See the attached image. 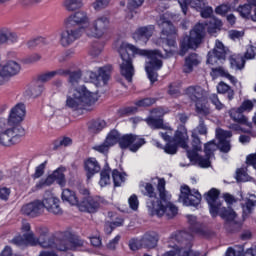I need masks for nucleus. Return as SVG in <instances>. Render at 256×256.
Returning <instances> with one entry per match:
<instances>
[{
    "instance_id": "1",
    "label": "nucleus",
    "mask_w": 256,
    "mask_h": 256,
    "mask_svg": "<svg viewBox=\"0 0 256 256\" xmlns=\"http://www.w3.org/2000/svg\"><path fill=\"white\" fill-rule=\"evenodd\" d=\"M129 51H131L132 55H141L142 57H147L149 59L146 63L145 70L151 83L157 81V71L163 67V61H161V59H167V57H171L172 55V53L169 52L166 56H163L159 50H143L137 48L133 44L127 42L122 43L118 50L122 61L120 63V73L122 77H125L128 83L133 81V75H135L133 58H131Z\"/></svg>"
},
{
    "instance_id": "2",
    "label": "nucleus",
    "mask_w": 256,
    "mask_h": 256,
    "mask_svg": "<svg viewBox=\"0 0 256 256\" xmlns=\"http://www.w3.org/2000/svg\"><path fill=\"white\" fill-rule=\"evenodd\" d=\"M47 233V229H43L40 232L39 238L33 236V234H28L26 235L25 240L20 237L16 239V242L19 245L30 243L32 247L40 245V247H43L44 249H55L56 251H75V249L85 245V241L79 238V236H73L66 233L60 237H47Z\"/></svg>"
},
{
    "instance_id": "3",
    "label": "nucleus",
    "mask_w": 256,
    "mask_h": 256,
    "mask_svg": "<svg viewBox=\"0 0 256 256\" xmlns=\"http://www.w3.org/2000/svg\"><path fill=\"white\" fill-rule=\"evenodd\" d=\"M152 116L146 120L148 123L149 127L151 129H163V131L160 132V136L164 141H167L168 143L166 146L163 148V146L157 142L154 141L156 147L158 149H164L165 153H168V155H175L177 153V145L182 147V149H187L189 146L187 143H189V136L187 135V129L185 127L181 126L175 133L174 136V144H171V128L165 127V124H163V110L161 108L154 109L152 111Z\"/></svg>"
},
{
    "instance_id": "4",
    "label": "nucleus",
    "mask_w": 256,
    "mask_h": 256,
    "mask_svg": "<svg viewBox=\"0 0 256 256\" xmlns=\"http://www.w3.org/2000/svg\"><path fill=\"white\" fill-rule=\"evenodd\" d=\"M66 27H77L83 25L82 33L84 32L86 37L90 39H103L109 31L110 20L107 15H99L92 21H89V15L87 12L80 10L72 13L65 20Z\"/></svg>"
},
{
    "instance_id": "5",
    "label": "nucleus",
    "mask_w": 256,
    "mask_h": 256,
    "mask_svg": "<svg viewBox=\"0 0 256 256\" xmlns=\"http://www.w3.org/2000/svg\"><path fill=\"white\" fill-rule=\"evenodd\" d=\"M233 134H231L230 131H225L221 128L216 129V139H218V145L215 144L214 141H211L207 144H205V155L206 158H203L199 155H197V153H193V155H191V152H187V156L189 157V159L193 160L196 159L200 165V167H210L211 166V157H213V152L217 151V149H219L222 153H229L231 151V144L229 143V140L227 139H231Z\"/></svg>"
},
{
    "instance_id": "6",
    "label": "nucleus",
    "mask_w": 256,
    "mask_h": 256,
    "mask_svg": "<svg viewBox=\"0 0 256 256\" xmlns=\"http://www.w3.org/2000/svg\"><path fill=\"white\" fill-rule=\"evenodd\" d=\"M97 103V94L89 91L87 87L80 86L71 90L66 98V107L72 111H91L93 104Z\"/></svg>"
},
{
    "instance_id": "7",
    "label": "nucleus",
    "mask_w": 256,
    "mask_h": 256,
    "mask_svg": "<svg viewBox=\"0 0 256 256\" xmlns=\"http://www.w3.org/2000/svg\"><path fill=\"white\" fill-rule=\"evenodd\" d=\"M157 191L159 193L160 200H157L154 208L149 210L151 215H157V217H167L168 219H173L178 213L177 206L171 203V195L165 189V179L160 178L158 180Z\"/></svg>"
},
{
    "instance_id": "8",
    "label": "nucleus",
    "mask_w": 256,
    "mask_h": 256,
    "mask_svg": "<svg viewBox=\"0 0 256 256\" xmlns=\"http://www.w3.org/2000/svg\"><path fill=\"white\" fill-rule=\"evenodd\" d=\"M205 199L209 205L210 215L212 217H217L220 215L222 219L231 223L237 220V213L231 208H225L221 206V201H219V190L212 188L206 195Z\"/></svg>"
},
{
    "instance_id": "9",
    "label": "nucleus",
    "mask_w": 256,
    "mask_h": 256,
    "mask_svg": "<svg viewBox=\"0 0 256 256\" xmlns=\"http://www.w3.org/2000/svg\"><path fill=\"white\" fill-rule=\"evenodd\" d=\"M25 135V128L21 125H13L7 123V120L0 119V145L3 147H11L19 143L21 137Z\"/></svg>"
},
{
    "instance_id": "10",
    "label": "nucleus",
    "mask_w": 256,
    "mask_h": 256,
    "mask_svg": "<svg viewBox=\"0 0 256 256\" xmlns=\"http://www.w3.org/2000/svg\"><path fill=\"white\" fill-rule=\"evenodd\" d=\"M205 37V25L197 24L190 31L189 36H185L180 44V55L183 57L189 49H197Z\"/></svg>"
},
{
    "instance_id": "11",
    "label": "nucleus",
    "mask_w": 256,
    "mask_h": 256,
    "mask_svg": "<svg viewBox=\"0 0 256 256\" xmlns=\"http://www.w3.org/2000/svg\"><path fill=\"white\" fill-rule=\"evenodd\" d=\"M186 94L195 103L196 113L198 115H209V108L207 107V98L205 91L199 86H190L186 90Z\"/></svg>"
},
{
    "instance_id": "12",
    "label": "nucleus",
    "mask_w": 256,
    "mask_h": 256,
    "mask_svg": "<svg viewBox=\"0 0 256 256\" xmlns=\"http://www.w3.org/2000/svg\"><path fill=\"white\" fill-rule=\"evenodd\" d=\"M157 243H159V234H157V232H147L140 240H130L129 247L132 251H137V249H141V247L145 249H155Z\"/></svg>"
},
{
    "instance_id": "13",
    "label": "nucleus",
    "mask_w": 256,
    "mask_h": 256,
    "mask_svg": "<svg viewBox=\"0 0 256 256\" xmlns=\"http://www.w3.org/2000/svg\"><path fill=\"white\" fill-rule=\"evenodd\" d=\"M179 202L185 207H197L201 203V193L197 190H191L187 185H183L180 188Z\"/></svg>"
},
{
    "instance_id": "14",
    "label": "nucleus",
    "mask_w": 256,
    "mask_h": 256,
    "mask_svg": "<svg viewBox=\"0 0 256 256\" xmlns=\"http://www.w3.org/2000/svg\"><path fill=\"white\" fill-rule=\"evenodd\" d=\"M119 145L121 149L129 148L132 153H137V151H139V149L145 145V139L137 135L126 134L120 138Z\"/></svg>"
},
{
    "instance_id": "15",
    "label": "nucleus",
    "mask_w": 256,
    "mask_h": 256,
    "mask_svg": "<svg viewBox=\"0 0 256 256\" xmlns=\"http://www.w3.org/2000/svg\"><path fill=\"white\" fill-rule=\"evenodd\" d=\"M186 239H193V236H191L187 232H178L172 235L169 238L168 247L174 250L166 252L163 256H175V255L180 256L179 252L181 251V248L179 247V245H181V243H185Z\"/></svg>"
},
{
    "instance_id": "16",
    "label": "nucleus",
    "mask_w": 256,
    "mask_h": 256,
    "mask_svg": "<svg viewBox=\"0 0 256 256\" xmlns=\"http://www.w3.org/2000/svg\"><path fill=\"white\" fill-rule=\"evenodd\" d=\"M61 201L55 194H52L51 191H46L43 195L42 205L43 208L46 209L49 213H53V215H61L63 210L61 209V205L59 204Z\"/></svg>"
},
{
    "instance_id": "17",
    "label": "nucleus",
    "mask_w": 256,
    "mask_h": 256,
    "mask_svg": "<svg viewBox=\"0 0 256 256\" xmlns=\"http://www.w3.org/2000/svg\"><path fill=\"white\" fill-rule=\"evenodd\" d=\"M21 71V64L15 60H9L0 66V85H3L5 79L15 77Z\"/></svg>"
},
{
    "instance_id": "18",
    "label": "nucleus",
    "mask_w": 256,
    "mask_h": 256,
    "mask_svg": "<svg viewBox=\"0 0 256 256\" xmlns=\"http://www.w3.org/2000/svg\"><path fill=\"white\" fill-rule=\"evenodd\" d=\"M81 35H83V28L67 27L66 30L60 33V45H62V47H69V45L75 43Z\"/></svg>"
},
{
    "instance_id": "19",
    "label": "nucleus",
    "mask_w": 256,
    "mask_h": 256,
    "mask_svg": "<svg viewBox=\"0 0 256 256\" xmlns=\"http://www.w3.org/2000/svg\"><path fill=\"white\" fill-rule=\"evenodd\" d=\"M226 55L225 45H223V42L216 40L214 49L208 53L207 63L209 65H219L221 61H225Z\"/></svg>"
},
{
    "instance_id": "20",
    "label": "nucleus",
    "mask_w": 256,
    "mask_h": 256,
    "mask_svg": "<svg viewBox=\"0 0 256 256\" xmlns=\"http://www.w3.org/2000/svg\"><path fill=\"white\" fill-rule=\"evenodd\" d=\"M27 110L25 108V104L19 103L16 104L9 113L8 120L6 122L10 125H21L25 120V115Z\"/></svg>"
},
{
    "instance_id": "21",
    "label": "nucleus",
    "mask_w": 256,
    "mask_h": 256,
    "mask_svg": "<svg viewBox=\"0 0 256 256\" xmlns=\"http://www.w3.org/2000/svg\"><path fill=\"white\" fill-rule=\"evenodd\" d=\"M44 211L43 201L41 200H34L22 207V213L30 217H39Z\"/></svg>"
},
{
    "instance_id": "22",
    "label": "nucleus",
    "mask_w": 256,
    "mask_h": 256,
    "mask_svg": "<svg viewBox=\"0 0 256 256\" xmlns=\"http://www.w3.org/2000/svg\"><path fill=\"white\" fill-rule=\"evenodd\" d=\"M153 33H155V26L148 25L139 27L133 34V39L138 41H143L147 43L151 37H153Z\"/></svg>"
},
{
    "instance_id": "23",
    "label": "nucleus",
    "mask_w": 256,
    "mask_h": 256,
    "mask_svg": "<svg viewBox=\"0 0 256 256\" xmlns=\"http://www.w3.org/2000/svg\"><path fill=\"white\" fill-rule=\"evenodd\" d=\"M89 77L96 87H103L109 81V72L105 68H99L97 72H90Z\"/></svg>"
},
{
    "instance_id": "24",
    "label": "nucleus",
    "mask_w": 256,
    "mask_h": 256,
    "mask_svg": "<svg viewBox=\"0 0 256 256\" xmlns=\"http://www.w3.org/2000/svg\"><path fill=\"white\" fill-rule=\"evenodd\" d=\"M79 209L86 213H97V210L99 209V199L88 196L79 204Z\"/></svg>"
},
{
    "instance_id": "25",
    "label": "nucleus",
    "mask_w": 256,
    "mask_h": 256,
    "mask_svg": "<svg viewBox=\"0 0 256 256\" xmlns=\"http://www.w3.org/2000/svg\"><path fill=\"white\" fill-rule=\"evenodd\" d=\"M157 23L160 29H162V35L174 39L175 35H177V29H175L171 21L167 20L165 16H161Z\"/></svg>"
},
{
    "instance_id": "26",
    "label": "nucleus",
    "mask_w": 256,
    "mask_h": 256,
    "mask_svg": "<svg viewBox=\"0 0 256 256\" xmlns=\"http://www.w3.org/2000/svg\"><path fill=\"white\" fill-rule=\"evenodd\" d=\"M145 193L144 195L148 197L146 205L148 207V210L151 211L152 209H155V205H157V201H160V198L157 197V193H155V188H153V185L151 183H146L145 185Z\"/></svg>"
},
{
    "instance_id": "27",
    "label": "nucleus",
    "mask_w": 256,
    "mask_h": 256,
    "mask_svg": "<svg viewBox=\"0 0 256 256\" xmlns=\"http://www.w3.org/2000/svg\"><path fill=\"white\" fill-rule=\"evenodd\" d=\"M21 231H22L23 235L16 236L12 240V243H14V245H17L18 247H27V245H31V243L19 244L17 242V239H19V238H21L23 241H25V239L27 238V235L33 234V237H35V234L33 232H31V224H29V222H27L25 220L22 221Z\"/></svg>"
},
{
    "instance_id": "28",
    "label": "nucleus",
    "mask_w": 256,
    "mask_h": 256,
    "mask_svg": "<svg viewBox=\"0 0 256 256\" xmlns=\"http://www.w3.org/2000/svg\"><path fill=\"white\" fill-rule=\"evenodd\" d=\"M192 239L193 238L186 239L180 245H176V247L180 248L179 255L180 256H205V255H201V253L197 251L191 250Z\"/></svg>"
},
{
    "instance_id": "29",
    "label": "nucleus",
    "mask_w": 256,
    "mask_h": 256,
    "mask_svg": "<svg viewBox=\"0 0 256 256\" xmlns=\"http://www.w3.org/2000/svg\"><path fill=\"white\" fill-rule=\"evenodd\" d=\"M85 170L87 171L88 179H91L95 173H99L101 171V166L99 165V162H97V159L89 158L85 162Z\"/></svg>"
},
{
    "instance_id": "30",
    "label": "nucleus",
    "mask_w": 256,
    "mask_h": 256,
    "mask_svg": "<svg viewBox=\"0 0 256 256\" xmlns=\"http://www.w3.org/2000/svg\"><path fill=\"white\" fill-rule=\"evenodd\" d=\"M256 207V196L251 194L248 198L244 200V203H242V211L243 215L247 217V215H251L253 211H255Z\"/></svg>"
},
{
    "instance_id": "31",
    "label": "nucleus",
    "mask_w": 256,
    "mask_h": 256,
    "mask_svg": "<svg viewBox=\"0 0 256 256\" xmlns=\"http://www.w3.org/2000/svg\"><path fill=\"white\" fill-rule=\"evenodd\" d=\"M229 115L231 119H233V121H235L236 123H242L243 125H247L248 127H251V123H249L247 117L243 115V112L242 110H240V108L231 109L229 111Z\"/></svg>"
},
{
    "instance_id": "32",
    "label": "nucleus",
    "mask_w": 256,
    "mask_h": 256,
    "mask_svg": "<svg viewBox=\"0 0 256 256\" xmlns=\"http://www.w3.org/2000/svg\"><path fill=\"white\" fill-rule=\"evenodd\" d=\"M61 197L64 203H69V205H79V198H77V194H75L73 190L64 189Z\"/></svg>"
},
{
    "instance_id": "33",
    "label": "nucleus",
    "mask_w": 256,
    "mask_h": 256,
    "mask_svg": "<svg viewBox=\"0 0 256 256\" xmlns=\"http://www.w3.org/2000/svg\"><path fill=\"white\" fill-rule=\"evenodd\" d=\"M198 63H200L199 56H197V54H190L185 59V64L183 67L184 73H191V71H193V68L197 67Z\"/></svg>"
},
{
    "instance_id": "34",
    "label": "nucleus",
    "mask_w": 256,
    "mask_h": 256,
    "mask_svg": "<svg viewBox=\"0 0 256 256\" xmlns=\"http://www.w3.org/2000/svg\"><path fill=\"white\" fill-rule=\"evenodd\" d=\"M188 223L195 233H200V235H205V227L197 220L196 216L187 215Z\"/></svg>"
},
{
    "instance_id": "35",
    "label": "nucleus",
    "mask_w": 256,
    "mask_h": 256,
    "mask_svg": "<svg viewBox=\"0 0 256 256\" xmlns=\"http://www.w3.org/2000/svg\"><path fill=\"white\" fill-rule=\"evenodd\" d=\"M83 0H64L63 7L66 11L73 13V11H79L83 7Z\"/></svg>"
},
{
    "instance_id": "36",
    "label": "nucleus",
    "mask_w": 256,
    "mask_h": 256,
    "mask_svg": "<svg viewBox=\"0 0 256 256\" xmlns=\"http://www.w3.org/2000/svg\"><path fill=\"white\" fill-rule=\"evenodd\" d=\"M107 123L105 120H92L89 122L88 128L91 133H99V131H103L105 129Z\"/></svg>"
},
{
    "instance_id": "37",
    "label": "nucleus",
    "mask_w": 256,
    "mask_h": 256,
    "mask_svg": "<svg viewBox=\"0 0 256 256\" xmlns=\"http://www.w3.org/2000/svg\"><path fill=\"white\" fill-rule=\"evenodd\" d=\"M99 185L100 187L111 185V169L109 167H106L101 171Z\"/></svg>"
},
{
    "instance_id": "38",
    "label": "nucleus",
    "mask_w": 256,
    "mask_h": 256,
    "mask_svg": "<svg viewBox=\"0 0 256 256\" xmlns=\"http://www.w3.org/2000/svg\"><path fill=\"white\" fill-rule=\"evenodd\" d=\"M206 25L208 26V33L215 35L221 29L223 23L217 18H210L209 23Z\"/></svg>"
},
{
    "instance_id": "39",
    "label": "nucleus",
    "mask_w": 256,
    "mask_h": 256,
    "mask_svg": "<svg viewBox=\"0 0 256 256\" xmlns=\"http://www.w3.org/2000/svg\"><path fill=\"white\" fill-rule=\"evenodd\" d=\"M217 91L218 93L222 94L227 93V98L229 99V101H232L233 97H235V92L233 91V89H231V87L224 82H220L218 84Z\"/></svg>"
},
{
    "instance_id": "40",
    "label": "nucleus",
    "mask_w": 256,
    "mask_h": 256,
    "mask_svg": "<svg viewBox=\"0 0 256 256\" xmlns=\"http://www.w3.org/2000/svg\"><path fill=\"white\" fill-rule=\"evenodd\" d=\"M64 173H65L64 167H60L52 173L54 179L56 180L58 185H60V187H65V184L67 183V181L65 180Z\"/></svg>"
},
{
    "instance_id": "41",
    "label": "nucleus",
    "mask_w": 256,
    "mask_h": 256,
    "mask_svg": "<svg viewBox=\"0 0 256 256\" xmlns=\"http://www.w3.org/2000/svg\"><path fill=\"white\" fill-rule=\"evenodd\" d=\"M145 3V0H128L127 9L131 12V14H128V19H133V13L135 12V9H139V7H143V4Z\"/></svg>"
},
{
    "instance_id": "42",
    "label": "nucleus",
    "mask_w": 256,
    "mask_h": 256,
    "mask_svg": "<svg viewBox=\"0 0 256 256\" xmlns=\"http://www.w3.org/2000/svg\"><path fill=\"white\" fill-rule=\"evenodd\" d=\"M120 140V136H119V132H117L116 130L111 131L104 142H106V144L108 145V147L111 149V147H113L114 145H117V143H119Z\"/></svg>"
},
{
    "instance_id": "43",
    "label": "nucleus",
    "mask_w": 256,
    "mask_h": 256,
    "mask_svg": "<svg viewBox=\"0 0 256 256\" xmlns=\"http://www.w3.org/2000/svg\"><path fill=\"white\" fill-rule=\"evenodd\" d=\"M230 65L232 69H243L245 67V58L243 56H231Z\"/></svg>"
},
{
    "instance_id": "44",
    "label": "nucleus",
    "mask_w": 256,
    "mask_h": 256,
    "mask_svg": "<svg viewBox=\"0 0 256 256\" xmlns=\"http://www.w3.org/2000/svg\"><path fill=\"white\" fill-rule=\"evenodd\" d=\"M112 179L114 187H121V184L125 183V174L119 172V170H113Z\"/></svg>"
},
{
    "instance_id": "45",
    "label": "nucleus",
    "mask_w": 256,
    "mask_h": 256,
    "mask_svg": "<svg viewBox=\"0 0 256 256\" xmlns=\"http://www.w3.org/2000/svg\"><path fill=\"white\" fill-rule=\"evenodd\" d=\"M55 178L53 174L48 176L45 180H40L39 183L36 184L35 190L43 189L45 186L49 187V185H53L55 183Z\"/></svg>"
},
{
    "instance_id": "46",
    "label": "nucleus",
    "mask_w": 256,
    "mask_h": 256,
    "mask_svg": "<svg viewBox=\"0 0 256 256\" xmlns=\"http://www.w3.org/2000/svg\"><path fill=\"white\" fill-rule=\"evenodd\" d=\"M69 78L68 81L71 85H77V83H79V81H81V77H82V73L80 70H76L73 72H69Z\"/></svg>"
},
{
    "instance_id": "47",
    "label": "nucleus",
    "mask_w": 256,
    "mask_h": 256,
    "mask_svg": "<svg viewBox=\"0 0 256 256\" xmlns=\"http://www.w3.org/2000/svg\"><path fill=\"white\" fill-rule=\"evenodd\" d=\"M37 45H47V40L43 37H37L32 40H29L27 46L29 49L37 47Z\"/></svg>"
},
{
    "instance_id": "48",
    "label": "nucleus",
    "mask_w": 256,
    "mask_h": 256,
    "mask_svg": "<svg viewBox=\"0 0 256 256\" xmlns=\"http://www.w3.org/2000/svg\"><path fill=\"white\" fill-rule=\"evenodd\" d=\"M44 89L45 88L43 87V85L34 84L30 87L29 93H30L31 97H39L41 95V93H43Z\"/></svg>"
},
{
    "instance_id": "49",
    "label": "nucleus",
    "mask_w": 256,
    "mask_h": 256,
    "mask_svg": "<svg viewBox=\"0 0 256 256\" xmlns=\"http://www.w3.org/2000/svg\"><path fill=\"white\" fill-rule=\"evenodd\" d=\"M92 7L95 11H101V9H105L108 7L109 0H93Z\"/></svg>"
},
{
    "instance_id": "50",
    "label": "nucleus",
    "mask_w": 256,
    "mask_h": 256,
    "mask_svg": "<svg viewBox=\"0 0 256 256\" xmlns=\"http://www.w3.org/2000/svg\"><path fill=\"white\" fill-rule=\"evenodd\" d=\"M190 4V7L193 9H197L198 11L205 9V6L207 5V2L205 0H189L188 2Z\"/></svg>"
},
{
    "instance_id": "51",
    "label": "nucleus",
    "mask_w": 256,
    "mask_h": 256,
    "mask_svg": "<svg viewBox=\"0 0 256 256\" xmlns=\"http://www.w3.org/2000/svg\"><path fill=\"white\" fill-rule=\"evenodd\" d=\"M55 73L53 71L50 72H44L38 76V81L40 83H47L51 81V79H54Z\"/></svg>"
},
{
    "instance_id": "52",
    "label": "nucleus",
    "mask_w": 256,
    "mask_h": 256,
    "mask_svg": "<svg viewBox=\"0 0 256 256\" xmlns=\"http://www.w3.org/2000/svg\"><path fill=\"white\" fill-rule=\"evenodd\" d=\"M238 13H240L241 17L247 19L249 15H251V6L249 4H244L238 8Z\"/></svg>"
},
{
    "instance_id": "53",
    "label": "nucleus",
    "mask_w": 256,
    "mask_h": 256,
    "mask_svg": "<svg viewBox=\"0 0 256 256\" xmlns=\"http://www.w3.org/2000/svg\"><path fill=\"white\" fill-rule=\"evenodd\" d=\"M17 41H19V36H17V33L6 28V43H17Z\"/></svg>"
},
{
    "instance_id": "54",
    "label": "nucleus",
    "mask_w": 256,
    "mask_h": 256,
    "mask_svg": "<svg viewBox=\"0 0 256 256\" xmlns=\"http://www.w3.org/2000/svg\"><path fill=\"white\" fill-rule=\"evenodd\" d=\"M192 147L194 151H201V139L196 132H192Z\"/></svg>"
},
{
    "instance_id": "55",
    "label": "nucleus",
    "mask_w": 256,
    "mask_h": 256,
    "mask_svg": "<svg viewBox=\"0 0 256 256\" xmlns=\"http://www.w3.org/2000/svg\"><path fill=\"white\" fill-rule=\"evenodd\" d=\"M192 133H196V135L197 133H199V135H207V126L205 125L203 119H200L199 125L192 131Z\"/></svg>"
},
{
    "instance_id": "56",
    "label": "nucleus",
    "mask_w": 256,
    "mask_h": 256,
    "mask_svg": "<svg viewBox=\"0 0 256 256\" xmlns=\"http://www.w3.org/2000/svg\"><path fill=\"white\" fill-rule=\"evenodd\" d=\"M45 165H47V162H43L36 167L35 173L33 174L34 179H39V177H43V173H45Z\"/></svg>"
},
{
    "instance_id": "57",
    "label": "nucleus",
    "mask_w": 256,
    "mask_h": 256,
    "mask_svg": "<svg viewBox=\"0 0 256 256\" xmlns=\"http://www.w3.org/2000/svg\"><path fill=\"white\" fill-rule=\"evenodd\" d=\"M155 103V99L153 98H144L142 100L137 101L135 104L137 107H150V105H153Z\"/></svg>"
},
{
    "instance_id": "58",
    "label": "nucleus",
    "mask_w": 256,
    "mask_h": 256,
    "mask_svg": "<svg viewBox=\"0 0 256 256\" xmlns=\"http://www.w3.org/2000/svg\"><path fill=\"white\" fill-rule=\"evenodd\" d=\"M229 11H231V6L228 4H222L215 9L217 15H226V13H229Z\"/></svg>"
},
{
    "instance_id": "59",
    "label": "nucleus",
    "mask_w": 256,
    "mask_h": 256,
    "mask_svg": "<svg viewBox=\"0 0 256 256\" xmlns=\"http://www.w3.org/2000/svg\"><path fill=\"white\" fill-rule=\"evenodd\" d=\"M128 203L133 211H137V209H139V199L137 198V195H132L128 199Z\"/></svg>"
},
{
    "instance_id": "60",
    "label": "nucleus",
    "mask_w": 256,
    "mask_h": 256,
    "mask_svg": "<svg viewBox=\"0 0 256 256\" xmlns=\"http://www.w3.org/2000/svg\"><path fill=\"white\" fill-rule=\"evenodd\" d=\"M240 111L245 113V111H253V102L251 100H245L239 107Z\"/></svg>"
},
{
    "instance_id": "61",
    "label": "nucleus",
    "mask_w": 256,
    "mask_h": 256,
    "mask_svg": "<svg viewBox=\"0 0 256 256\" xmlns=\"http://www.w3.org/2000/svg\"><path fill=\"white\" fill-rule=\"evenodd\" d=\"M210 101L215 105L216 109L221 110L223 109L224 105L219 101V97H217V94H211L210 95Z\"/></svg>"
},
{
    "instance_id": "62",
    "label": "nucleus",
    "mask_w": 256,
    "mask_h": 256,
    "mask_svg": "<svg viewBox=\"0 0 256 256\" xmlns=\"http://www.w3.org/2000/svg\"><path fill=\"white\" fill-rule=\"evenodd\" d=\"M94 151H97L98 153H108L109 152V147L106 144V142H103L102 144L96 145L93 147Z\"/></svg>"
},
{
    "instance_id": "63",
    "label": "nucleus",
    "mask_w": 256,
    "mask_h": 256,
    "mask_svg": "<svg viewBox=\"0 0 256 256\" xmlns=\"http://www.w3.org/2000/svg\"><path fill=\"white\" fill-rule=\"evenodd\" d=\"M256 47L249 46L245 53V59H255Z\"/></svg>"
},
{
    "instance_id": "64",
    "label": "nucleus",
    "mask_w": 256,
    "mask_h": 256,
    "mask_svg": "<svg viewBox=\"0 0 256 256\" xmlns=\"http://www.w3.org/2000/svg\"><path fill=\"white\" fill-rule=\"evenodd\" d=\"M246 163L247 165H251L254 167V169H256V153L248 155L246 158Z\"/></svg>"
}]
</instances>
